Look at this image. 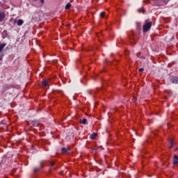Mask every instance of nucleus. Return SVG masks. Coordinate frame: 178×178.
<instances>
[{"label": "nucleus", "mask_w": 178, "mask_h": 178, "mask_svg": "<svg viewBox=\"0 0 178 178\" xmlns=\"http://www.w3.org/2000/svg\"><path fill=\"white\" fill-rule=\"evenodd\" d=\"M151 27H152V22L149 21V19H146L143 27V33L149 31V30H151Z\"/></svg>", "instance_id": "obj_1"}, {"label": "nucleus", "mask_w": 178, "mask_h": 178, "mask_svg": "<svg viewBox=\"0 0 178 178\" xmlns=\"http://www.w3.org/2000/svg\"><path fill=\"white\" fill-rule=\"evenodd\" d=\"M12 86L9 85H4L1 89L2 92H5L6 91H8V90H10Z\"/></svg>", "instance_id": "obj_2"}, {"label": "nucleus", "mask_w": 178, "mask_h": 178, "mask_svg": "<svg viewBox=\"0 0 178 178\" xmlns=\"http://www.w3.org/2000/svg\"><path fill=\"white\" fill-rule=\"evenodd\" d=\"M48 83H49V79L48 80H44L42 81V87L43 88H45L48 86Z\"/></svg>", "instance_id": "obj_3"}, {"label": "nucleus", "mask_w": 178, "mask_h": 178, "mask_svg": "<svg viewBox=\"0 0 178 178\" xmlns=\"http://www.w3.org/2000/svg\"><path fill=\"white\" fill-rule=\"evenodd\" d=\"M61 152L63 154H67V152H70V149L69 147H62Z\"/></svg>", "instance_id": "obj_4"}, {"label": "nucleus", "mask_w": 178, "mask_h": 178, "mask_svg": "<svg viewBox=\"0 0 178 178\" xmlns=\"http://www.w3.org/2000/svg\"><path fill=\"white\" fill-rule=\"evenodd\" d=\"M171 81H172V83H174V84H178V77H177V76H173V77L171 79Z\"/></svg>", "instance_id": "obj_5"}, {"label": "nucleus", "mask_w": 178, "mask_h": 178, "mask_svg": "<svg viewBox=\"0 0 178 178\" xmlns=\"http://www.w3.org/2000/svg\"><path fill=\"white\" fill-rule=\"evenodd\" d=\"M49 166H50V170H52V169H56V167L55 166V162L54 161H49Z\"/></svg>", "instance_id": "obj_6"}, {"label": "nucleus", "mask_w": 178, "mask_h": 178, "mask_svg": "<svg viewBox=\"0 0 178 178\" xmlns=\"http://www.w3.org/2000/svg\"><path fill=\"white\" fill-rule=\"evenodd\" d=\"M178 163V156L175 155L174 156V159H173V165H177Z\"/></svg>", "instance_id": "obj_7"}, {"label": "nucleus", "mask_w": 178, "mask_h": 178, "mask_svg": "<svg viewBox=\"0 0 178 178\" xmlns=\"http://www.w3.org/2000/svg\"><path fill=\"white\" fill-rule=\"evenodd\" d=\"M3 19H5V14L0 12V23L3 21Z\"/></svg>", "instance_id": "obj_8"}, {"label": "nucleus", "mask_w": 178, "mask_h": 178, "mask_svg": "<svg viewBox=\"0 0 178 178\" xmlns=\"http://www.w3.org/2000/svg\"><path fill=\"white\" fill-rule=\"evenodd\" d=\"M23 23H24V21L23 19H18L17 22V26H23Z\"/></svg>", "instance_id": "obj_9"}, {"label": "nucleus", "mask_w": 178, "mask_h": 178, "mask_svg": "<svg viewBox=\"0 0 178 178\" xmlns=\"http://www.w3.org/2000/svg\"><path fill=\"white\" fill-rule=\"evenodd\" d=\"M79 123L81 124H87V119L83 118V120H80Z\"/></svg>", "instance_id": "obj_10"}, {"label": "nucleus", "mask_w": 178, "mask_h": 178, "mask_svg": "<svg viewBox=\"0 0 178 178\" xmlns=\"http://www.w3.org/2000/svg\"><path fill=\"white\" fill-rule=\"evenodd\" d=\"M5 47H6V43L0 44V54L2 52V50L3 48H5Z\"/></svg>", "instance_id": "obj_11"}, {"label": "nucleus", "mask_w": 178, "mask_h": 178, "mask_svg": "<svg viewBox=\"0 0 178 178\" xmlns=\"http://www.w3.org/2000/svg\"><path fill=\"white\" fill-rule=\"evenodd\" d=\"M96 136H97V133H93V134H90V138H91V140H94V138H95Z\"/></svg>", "instance_id": "obj_12"}, {"label": "nucleus", "mask_w": 178, "mask_h": 178, "mask_svg": "<svg viewBox=\"0 0 178 178\" xmlns=\"http://www.w3.org/2000/svg\"><path fill=\"white\" fill-rule=\"evenodd\" d=\"M72 8V4L70 3H67L65 6V9H70Z\"/></svg>", "instance_id": "obj_13"}, {"label": "nucleus", "mask_w": 178, "mask_h": 178, "mask_svg": "<svg viewBox=\"0 0 178 178\" xmlns=\"http://www.w3.org/2000/svg\"><path fill=\"white\" fill-rule=\"evenodd\" d=\"M170 148H173L174 145H175V142H173V140H170Z\"/></svg>", "instance_id": "obj_14"}, {"label": "nucleus", "mask_w": 178, "mask_h": 178, "mask_svg": "<svg viewBox=\"0 0 178 178\" xmlns=\"http://www.w3.org/2000/svg\"><path fill=\"white\" fill-rule=\"evenodd\" d=\"M161 2H162L163 5H166V3H168V1L167 0H160Z\"/></svg>", "instance_id": "obj_15"}, {"label": "nucleus", "mask_w": 178, "mask_h": 178, "mask_svg": "<svg viewBox=\"0 0 178 178\" xmlns=\"http://www.w3.org/2000/svg\"><path fill=\"white\" fill-rule=\"evenodd\" d=\"M104 16H105V12H102L100 13V17H104Z\"/></svg>", "instance_id": "obj_16"}, {"label": "nucleus", "mask_w": 178, "mask_h": 178, "mask_svg": "<svg viewBox=\"0 0 178 178\" xmlns=\"http://www.w3.org/2000/svg\"><path fill=\"white\" fill-rule=\"evenodd\" d=\"M45 2V0H40V6H42V5H44V3Z\"/></svg>", "instance_id": "obj_17"}, {"label": "nucleus", "mask_w": 178, "mask_h": 178, "mask_svg": "<svg viewBox=\"0 0 178 178\" xmlns=\"http://www.w3.org/2000/svg\"><path fill=\"white\" fill-rule=\"evenodd\" d=\"M136 100H137V97L134 96L132 99L133 102H136Z\"/></svg>", "instance_id": "obj_18"}, {"label": "nucleus", "mask_w": 178, "mask_h": 178, "mask_svg": "<svg viewBox=\"0 0 178 178\" xmlns=\"http://www.w3.org/2000/svg\"><path fill=\"white\" fill-rule=\"evenodd\" d=\"M38 170H40V168H35L34 169L35 173H37V172H38Z\"/></svg>", "instance_id": "obj_19"}, {"label": "nucleus", "mask_w": 178, "mask_h": 178, "mask_svg": "<svg viewBox=\"0 0 178 178\" xmlns=\"http://www.w3.org/2000/svg\"><path fill=\"white\" fill-rule=\"evenodd\" d=\"M138 71L140 72V73H141V72H144V68H140L138 70Z\"/></svg>", "instance_id": "obj_20"}, {"label": "nucleus", "mask_w": 178, "mask_h": 178, "mask_svg": "<svg viewBox=\"0 0 178 178\" xmlns=\"http://www.w3.org/2000/svg\"><path fill=\"white\" fill-rule=\"evenodd\" d=\"M40 168H44V164H42V162H40Z\"/></svg>", "instance_id": "obj_21"}, {"label": "nucleus", "mask_w": 178, "mask_h": 178, "mask_svg": "<svg viewBox=\"0 0 178 178\" xmlns=\"http://www.w3.org/2000/svg\"><path fill=\"white\" fill-rule=\"evenodd\" d=\"M3 58V57L2 56H0V61L2 60Z\"/></svg>", "instance_id": "obj_22"}, {"label": "nucleus", "mask_w": 178, "mask_h": 178, "mask_svg": "<svg viewBox=\"0 0 178 178\" xmlns=\"http://www.w3.org/2000/svg\"><path fill=\"white\" fill-rule=\"evenodd\" d=\"M140 13H141V10H138Z\"/></svg>", "instance_id": "obj_23"}, {"label": "nucleus", "mask_w": 178, "mask_h": 178, "mask_svg": "<svg viewBox=\"0 0 178 178\" xmlns=\"http://www.w3.org/2000/svg\"><path fill=\"white\" fill-rule=\"evenodd\" d=\"M105 61H106V62H108V60H107V59H106V60H105Z\"/></svg>", "instance_id": "obj_24"}, {"label": "nucleus", "mask_w": 178, "mask_h": 178, "mask_svg": "<svg viewBox=\"0 0 178 178\" xmlns=\"http://www.w3.org/2000/svg\"><path fill=\"white\" fill-rule=\"evenodd\" d=\"M177 149H178V148H177V149H175V151H177Z\"/></svg>", "instance_id": "obj_25"}]
</instances>
